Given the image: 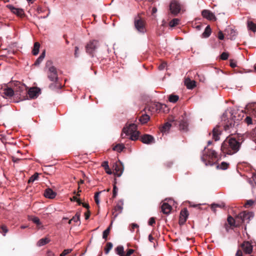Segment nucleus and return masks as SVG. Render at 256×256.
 Returning <instances> with one entry per match:
<instances>
[{
	"label": "nucleus",
	"instance_id": "nucleus-1",
	"mask_svg": "<svg viewBox=\"0 0 256 256\" xmlns=\"http://www.w3.org/2000/svg\"><path fill=\"white\" fill-rule=\"evenodd\" d=\"M244 140L243 136L236 135L232 138H227L222 144V152L224 156L236 154L238 151Z\"/></svg>",
	"mask_w": 256,
	"mask_h": 256
},
{
	"label": "nucleus",
	"instance_id": "nucleus-2",
	"mask_svg": "<svg viewBox=\"0 0 256 256\" xmlns=\"http://www.w3.org/2000/svg\"><path fill=\"white\" fill-rule=\"evenodd\" d=\"M241 118L240 115L236 112L226 110L222 116V124L226 131L230 130L232 132V131L230 130L233 129L235 126H238V121Z\"/></svg>",
	"mask_w": 256,
	"mask_h": 256
},
{
	"label": "nucleus",
	"instance_id": "nucleus-3",
	"mask_svg": "<svg viewBox=\"0 0 256 256\" xmlns=\"http://www.w3.org/2000/svg\"><path fill=\"white\" fill-rule=\"evenodd\" d=\"M40 90L36 87H33L30 88L28 90L24 84H21L20 82L17 81V98L19 96L20 100H24L25 97L28 96V94L31 98H37Z\"/></svg>",
	"mask_w": 256,
	"mask_h": 256
},
{
	"label": "nucleus",
	"instance_id": "nucleus-4",
	"mask_svg": "<svg viewBox=\"0 0 256 256\" xmlns=\"http://www.w3.org/2000/svg\"><path fill=\"white\" fill-rule=\"evenodd\" d=\"M204 152L201 158L202 160L206 166H214L216 162L215 160H218V154L216 152L212 149H207L204 148Z\"/></svg>",
	"mask_w": 256,
	"mask_h": 256
},
{
	"label": "nucleus",
	"instance_id": "nucleus-5",
	"mask_svg": "<svg viewBox=\"0 0 256 256\" xmlns=\"http://www.w3.org/2000/svg\"><path fill=\"white\" fill-rule=\"evenodd\" d=\"M51 62H48L46 63V67H48L47 72L48 78L51 81H56L58 80V75L56 68L54 66H50Z\"/></svg>",
	"mask_w": 256,
	"mask_h": 256
},
{
	"label": "nucleus",
	"instance_id": "nucleus-6",
	"mask_svg": "<svg viewBox=\"0 0 256 256\" xmlns=\"http://www.w3.org/2000/svg\"><path fill=\"white\" fill-rule=\"evenodd\" d=\"M254 217V214L252 212L244 211L240 213L238 216L237 218H238L240 224H248L251 218Z\"/></svg>",
	"mask_w": 256,
	"mask_h": 256
},
{
	"label": "nucleus",
	"instance_id": "nucleus-7",
	"mask_svg": "<svg viewBox=\"0 0 256 256\" xmlns=\"http://www.w3.org/2000/svg\"><path fill=\"white\" fill-rule=\"evenodd\" d=\"M98 46V42L96 40L90 41L86 46V52L92 57H94L96 50Z\"/></svg>",
	"mask_w": 256,
	"mask_h": 256
},
{
	"label": "nucleus",
	"instance_id": "nucleus-8",
	"mask_svg": "<svg viewBox=\"0 0 256 256\" xmlns=\"http://www.w3.org/2000/svg\"><path fill=\"white\" fill-rule=\"evenodd\" d=\"M182 10L181 4L176 0H172L170 4V10L174 16H177Z\"/></svg>",
	"mask_w": 256,
	"mask_h": 256
},
{
	"label": "nucleus",
	"instance_id": "nucleus-9",
	"mask_svg": "<svg viewBox=\"0 0 256 256\" xmlns=\"http://www.w3.org/2000/svg\"><path fill=\"white\" fill-rule=\"evenodd\" d=\"M134 24L136 28L139 32L144 33L145 32L144 20L140 18L139 15L135 18Z\"/></svg>",
	"mask_w": 256,
	"mask_h": 256
},
{
	"label": "nucleus",
	"instance_id": "nucleus-10",
	"mask_svg": "<svg viewBox=\"0 0 256 256\" xmlns=\"http://www.w3.org/2000/svg\"><path fill=\"white\" fill-rule=\"evenodd\" d=\"M177 122L178 123L179 129L180 130L183 131L184 132H186L188 131V120L184 118L183 116H182L181 118H180L179 121Z\"/></svg>",
	"mask_w": 256,
	"mask_h": 256
},
{
	"label": "nucleus",
	"instance_id": "nucleus-11",
	"mask_svg": "<svg viewBox=\"0 0 256 256\" xmlns=\"http://www.w3.org/2000/svg\"><path fill=\"white\" fill-rule=\"evenodd\" d=\"M222 133V129L219 125H217L214 128L212 131V138L215 141H218L220 140V136Z\"/></svg>",
	"mask_w": 256,
	"mask_h": 256
},
{
	"label": "nucleus",
	"instance_id": "nucleus-12",
	"mask_svg": "<svg viewBox=\"0 0 256 256\" xmlns=\"http://www.w3.org/2000/svg\"><path fill=\"white\" fill-rule=\"evenodd\" d=\"M188 216V211L186 208H184L180 212L178 222L180 225H183L186 222Z\"/></svg>",
	"mask_w": 256,
	"mask_h": 256
},
{
	"label": "nucleus",
	"instance_id": "nucleus-13",
	"mask_svg": "<svg viewBox=\"0 0 256 256\" xmlns=\"http://www.w3.org/2000/svg\"><path fill=\"white\" fill-rule=\"evenodd\" d=\"M114 168L115 170L114 175L118 177L120 176L124 171V166L122 162L120 161L116 162L114 166Z\"/></svg>",
	"mask_w": 256,
	"mask_h": 256
},
{
	"label": "nucleus",
	"instance_id": "nucleus-14",
	"mask_svg": "<svg viewBox=\"0 0 256 256\" xmlns=\"http://www.w3.org/2000/svg\"><path fill=\"white\" fill-rule=\"evenodd\" d=\"M140 140L142 142L148 144L154 142V138L152 136L148 134L142 136Z\"/></svg>",
	"mask_w": 256,
	"mask_h": 256
},
{
	"label": "nucleus",
	"instance_id": "nucleus-15",
	"mask_svg": "<svg viewBox=\"0 0 256 256\" xmlns=\"http://www.w3.org/2000/svg\"><path fill=\"white\" fill-rule=\"evenodd\" d=\"M164 106L166 107V106L159 102H154L149 106L148 110L152 112L160 111L163 108Z\"/></svg>",
	"mask_w": 256,
	"mask_h": 256
},
{
	"label": "nucleus",
	"instance_id": "nucleus-16",
	"mask_svg": "<svg viewBox=\"0 0 256 256\" xmlns=\"http://www.w3.org/2000/svg\"><path fill=\"white\" fill-rule=\"evenodd\" d=\"M241 247L246 254H250L252 252V244L248 241L244 242L241 244Z\"/></svg>",
	"mask_w": 256,
	"mask_h": 256
},
{
	"label": "nucleus",
	"instance_id": "nucleus-17",
	"mask_svg": "<svg viewBox=\"0 0 256 256\" xmlns=\"http://www.w3.org/2000/svg\"><path fill=\"white\" fill-rule=\"evenodd\" d=\"M202 16L208 20H216V18L214 14L209 10H204L202 12Z\"/></svg>",
	"mask_w": 256,
	"mask_h": 256
},
{
	"label": "nucleus",
	"instance_id": "nucleus-18",
	"mask_svg": "<svg viewBox=\"0 0 256 256\" xmlns=\"http://www.w3.org/2000/svg\"><path fill=\"white\" fill-rule=\"evenodd\" d=\"M225 32H227L230 40H234L236 39L238 34V32L236 30L232 28H228L226 30Z\"/></svg>",
	"mask_w": 256,
	"mask_h": 256
},
{
	"label": "nucleus",
	"instance_id": "nucleus-19",
	"mask_svg": "<svg viewBox=\"0 0 256 256\" xmlns=\"http://www.w3.org/2000/svg\"><path fill=\"white\" fill-rule=\"evenodd\" d=\"M137 126L134 124H131L126 128H124L122 132L126 134H128L130 132L137 131Z\"/></svg>",
	"mask_w": 256,
	"mask_h": 256
},
{
	"label": "nucleus",
	"instance_id": "nucleus-20",
	"mask_svg": "<svg viewBox=\"0 0 256 256\" xmlns=\"http://www.w3.org/2000/svg\"><path fill=\"white\" fill-rule=\"evenodd\" d=\"M227 221L228 224L232 226L236 227L240 225V223H238L239 220L237 218V217L234 220L232 216H229L228 217Z\"/></svg>",
	"mask_w": 256,
	"mask_h": 256
},
{
	"label": "nucleus",
	"instance_id": "nucleus-21",
	"mask_svg": "<svg viewBox=\"0 0 256 256\" xmlns=\"http://www.w3.org/2000/svg\"><path fill=\"white\" fill-rule=\"evenodd\" d=\"M161 208L164 214H168L170 212L172 208L168 204L164 202L162 204Z\"/></svg>",
	"mask_w": 256,
	"mask_h": 256
},
{
	"label": "nucleus",
	"instance_id": "nucleus-22",
	"mask_svg": "<svg viewBox=\"0 0 256 256\" xmlns=\"http://www.w3.org/2000/svg\"><path fill=\"white\" fill-rule=\"evenodd\" d=\"M45 197L48 198H54L56 196V193L50 188H46L44 192Z\"/></svg>",
	"mask_w": 256,
	"mask_h": 256
},
{
	"label": "nucleus",
	"instance_id": "nucleus-23",
	"mask_svg": "<svg viewBox=\"0 0 256 256\" xmlns=\"http://www.w3.org/2000/svg\"><path fill=\"white\" fill-rule=\"evenodd\" d=\"M14 94V90L10 88H4L2 93V95L4 98L6 97H10L13 96Z\"/></svg>",
	"mask_w": 256,
	"mask_h": 256
},
{
	"label": "nucleus",
	"instance_id": "nucleus-24",
	"mask_svg": "<svg viewBox=\"0 0 256 256\" xmlns=\"http://www.w3.org/2000/svg\"><path fill=\"white\" fill-rule=\"evenodd\" d=\"M248 110L252 115L256 118V102L250 104L248 106Z\"/></svg>",
	"mask_w": 256,
	"mask_h": 256
},
{
	"label": "nucleus",
	"instance_id": "nucleus-25",
	"mask_svg": "<svg viewBox=\"0 0 256 256\" xmlns=\"http://www.w3.org/2000/svg\"><path fill=\"white\" fill-rule=\"evenodd\" d=\"M140 132L138 131L130 132L127 136H130V138L132 140H136L138 139Z\"/></svg>",
	"mask_w": 256,
	"mask_h": 256
},
{
	"label": "nucleus",
	"instance_id": "nucleus-26",
	"mask_svg": "<svg viewBox=\"0 0 256 256\" xmlns=\"http://www.w3.org/2000/svg\"><path fill=\"white\" fill-rule=\"evenodd\" d=\"M185 84L188 89H192L196 86V82L194 80H191L189 78L186 80Z\"/></svg>",
	"mask_w": 256,
	"mask_h": 256
},
{
	"label": "nucleus",
	"instance_id": "nucleus-27",
	"mask_svg": "<svg viewBox=\"0 0 256 256\" xmlns=\"http://www.w3.org/2000/svg\"><path fill=\"white\" fill-rule=\"evenodd\" d=\"M54 82L50 84L49 88L52 90L60 89L61 88L62 86L58 80L52 81Z\"/></svg>",
	"mask_w": 256,
	"mask_h": 256
},
{
	"label": "nucleus",
	"instance_id": "nucleus-28",
	"mask_svg": "<svg viewBox=\"0 0 256 256\" xmlns=\"http://www.w3.org/2000/svg\"><path fill=\"white\" fill-rule=\"evenodd\" d=\"M247 26L249 30H252L254 32H256V24H254L252 20H248Z\"/></svg>",
	"mask_w": 256,
	"mask_h": 256
},
{
	"label": "nucleus",
	"instance_id": "nucleus-29",
	"mask_svg": "<svg viewBox=\"0 0 256 256\" xmlns=\"http://www.w3.org/2000/svg\"><path fill=\"white\" fill-rule=\"evenodd\" d=\"M244 122L248 126L256 124V120H253L250 116H246L244 119Z\"/></svg>",
	"mask_w": 256,
	"mask_h": 256
},
{
	"label": "nucleus",
	"instance_id": "nucleus-30",
	"mask_svg": "<svg viewBox=\"0 0 256 256\" xmlns=\"http://www.w3.org/2000/svg\"><path fill=\"white\" fill-rule=\"evenodd\" d=\"M150 119V117L146 114H142L139 118L140 122L142 124H146Z\"/></svg>",
	"mask_w": 256,
	"mask_h": 256
},
{
	"label": "nucleus",
	"instance_id": "nucleus-31",
	"mask_svg": "<svg viewBox=\"0 0 256 256\" xmlns=\"http://www.w3.org/2000/svg\"><path fill=\"white\" fill-rule=\"evenodd\" d=\"M50 240L47 238H42L40 239L37 242V246H43L50 242Z\"/></svg>",
	"mask_w": 256,
	"mask_h": 256
},
{
	"label": "nucleus",
	"instance_id": "nucleus-32",
	"mask_svg": "<svg viewBox=\"0 0 256 256\" xmlns=\"http://www.w3.org/2000/svg\"><path fill=\"white\" fill-rule=\"evenodd\" d=\"M212 32L211 28L210 26H207L204 32L202 34L203 38H208L210 36Z\"/></svg>",
	"mask_w": 256,
	"mask_h": 256
},
{
	"label": "nucleus",
	"instance_id": "nucleus-33",
	"mask_svg": "<svg viewBox=\"0 0 256 256\" xmlns=\"http://www.w3.org/2000/svg\"><path fill=\"white\" fill-rule=\"evenodd\" d=\"M40 44L38 42H36L34 44V48L32 51V54L34 56L37 55L39 52Z\"/></svg>",
	"mask_w": 256,
	"mask_h": 256
},
{
	"label": "nucleus",
	"instance_id": "nucleus-34",
	"mask_svg": "<svg viewBox=\"0 0 256 256\" xmlns=\"http://www.w3.org/2000/svg\"><path fill=\"white\" fill-rule=\"evenodd\" d=\"M30 220H32L34 223L36 224L38 228H40L42 226V223L40 222L38 218L36 216H32L30 218Z\"/></svg>",
	"mask_w": 256,
	"mask_h": 256
},
{
	"label": "nucleus",
	"instance_id": "nucleus-35",
	"mask_svg": "<svg viewBox=\"0 0 256 256\" xmlns=\"http://www.w3.org/2000/svg\"><path fill=\"white\" fill-rule=\"evenodd\" d=\"M124 148V146L123 144H117L115 146H114L112 148L114 150L118 152H121Z\"/></svg>",
	"mask_w": 256,
	"mask_h": 256
},
{
	"label": "nucleus",
	"instance_id": "nucleus-36",
	"mask_svg": "<svg viewBox=\"0 0 256 256\" xmlns=\"http://www.w3.org/2000/svg\"><path fill=\"white\" fill-rule=\"evenodd\" d=\"M45 56V52H43L40 56L37 58L36 61L34 62V64L35 66H38L40 64V63L42 61L43 59Z\"/></svg>",
	"mask_w": 256,
	"mask_h": 256
},
{
	"label": "nucleus",
	"instance_id": "nucleus-37",
	"mask_svg": "<svg viewBox=\"0 0 256 256\" xmlns=\"http://www.w3.org/2000/svg\"><path fill=\"white\" fill-rule=\"evenodd\" d=\"M179 99V96L177 95L170 94L169 96L168 100L170 102L175 103Z\"/></svg>",
	"mask_w": 256,
	"mask_h": 256
},
{
	"label": "nucleus",
	"instance_id": "nucleus-38",
	"mask_svg": "<svg viewBox=\"0 0 256 256\" xmlns=\"http://www.w3.org/2000/svg\"><path fill=\"white\" fill-rule=\"evenodd\" d=\"M113 246V244L110 242H108L106 243V244L104 248V252L106 254L109 253L110 251L112 249Z\"/></svg>",
	"mask_w": 256,
	"mask_h": 256
},
{
	"label": "nucleus",
	"instance_id": "nucleus-39",
	"mask_svg": "<svg viewBox=\"0 0 256 256\" xmlns=\"http://www.w3.org/2000/svg\"><path fill=\"white\" fill-rule=\"evenodd\" d=\"M38 178V174L37 172L34 173L32 175L28 180V183L30 184L34 182L36 180H37Z\"/></svg>",
	"mask_w": 256,
	"mask_h": 256
},
{
	"label": "nucleus",
	"instance_id": "nucleus-40",
	"mask_svg": "<svg viewBox=\"0 0 256 256\" xmlns=\"http://www.w3.org/2000/svg\"><path fill=\"white\" fill-rule=\"evenodd\" d=\"M224 206H225V204L223 202H222L220 204H213L211 205V208H212V210L214 211V212H216V208H224Z\"/></svg>",
	"mask_w": 256,
	"mask_h": 256
},
{
	"label": "nucleus",
	"instance_id": "nucleus-41",
	"mask_svg": "<svg viewBox=\"0 0 256 256\" xmlns=\"http://www.w3.org/2000/svg\"><path fill=\"white\" fill-rule=\"evenodd\" d=\"M116 252L117 254L120 255V256H123L124 254V247L122 246H119L116 248Z\"/></svg>",
	"mask_w": 256,
	"mask_h": 256
},
{
	"label": "nucleus",
	"instance_id": "nucleus-42",
	"mask_svg": "<svg viewBox=\"0 0 256 256\" xmlns=\"http://www.w3.org/2000/svg\"><path fill=\"white\" fill-rule=\"evenodd\" d=\"M111 228V225H110L104 231L102 234V238L106 240L108 235L110 234Z\"/></svg>",
	"mask_w": 256,
	"mask_h": 256
},
{
	"label": "nucleus",
	"instance_id": "nucleus-43",
	"mask_svg": "<svg viewBox=\"0 0 256 256\" xmlns=\"http://www.w3.org/2000/svg\"><path fill=\"white\" fill-rule=\"evenodd\" d=\"M171 126V124L169 122L166 123L161 128L162 132H167Z\"/></svg>",
	"mask_w": 256,
	"mask_h": 256
},
{
	"label": "nucleus",
	"instance_id": "nucleus-44",
	"mask_svg": "<svg viewBox=\"0 0 256 256\" xmlns=\"http://www.w3.org/2000/svg\"><path fill=\"white\" fill-rule=\"evenodd\" d=\"M180 22V20L178 18H174L169 23L170 27H174L178 25Z\"/></svg>",
	"mask_w": 256,
	"mask_h": 256
},
{
	"label": "nucleus",
	"instance_id": "nucleus-45",
	"mask_svg": "<svg viewBox=\"0 0 256 256\" xmlns=\"http://www.w3.org/2000/svg\"><path fill=\"white\" fill-rule=\"evenodd\" d=\"M228 166H229V164H228L226 162H223L221 163L220 166L218 165L216 166V167H217V168H220V169L224 170H226L228 168Z\"/></svg>",
	"mask_w": 256,
	"mask_h": 256
},
{
	"label": "nucleus",
	"instance_id": "nucleus-46",
	"mask_svg": "<svg viewBox=\"0 0 256 256\" xmlns=\"http://www.w3.org/2000/svg\"><path fill=\"white\" fill-rule=\"evenodd\" d=\"M116 179L115 178L114 182V186H113V190H112V198H114L117 195L118 188L116 186Z\"/></svg>",
	"mask_w": 256,
	"mask_h": 256
},
{
	"label": "nucleus",
	"instance_id": "nucleus-47",
	"mask_svg": "<svg viewBox=\"0 0 256 256\" xmlns=\"http://www.w3.org/2000/svg\"><path fill=\"white\" fill-rule=\"evenodd\" d=\"M8 232L7 227L4 225H2L0 226V232L5 236L6 233Z\"/></svg>",
	"mask_w": 256,
	"mask_h": 256
},
{
	"label": "nucleus",
	"instance_id": "nucleus-48",
	"mask_svg": "<svg viewBox=\"0 0 256 256\" xmlns=\"http://www.w3.org/2000/svg\"><path fill=\"white\" fill-rule=\"evenodd\" d=\"M254 201L252 200H250L246 201L244 206L246 208H249L251 207L254 204Z\"/></svg>",
	"mask_w": 256,
	"mask_h": 256
},
{
	"label": "nucleus",
	"instance_id": "nucleus-49",
	"mask_svg": "<svg viewBox=\"0 0 256 256\" xmlns=\"http://www.w3.org/2000/svg\"><path fill=\"white\" fill-rule=\"evenodd\" d=\"M25 16L24 11L20 8H17V16H20L21 18H24Z\"/></svg>",
	"mask_w": 256,
	"mask_h": 256
},
{
	"label": "nucleus",
	"instance_id": "nucleus-50",
	"mask_svg": "<svg viewBox=\"0 0 256 256\" xmlns=\"http://www.w3.org/2000/svg\"><path fill=\"white\" fill-rule=\"evenodd\" d=\"M80 214L79 212H77L75 214L74 216L71 219V220H73L74 222H77L80 220Z\"/></svg>",
	"mask_w": 256,
	"mask_h": 256
},
{
	"label": "nucleus",
	"instance_id": "nucleus-51",
	"mask_svg": "<svg viewBox=\"0 0 256 256\" xmlns=\"http://www.w3.org/2000/svg\"><path fill=\"white\" fill-rule=\"evenodd\" d=\"M100 193H101V192H96L94 194V198L95 202L97 205H98V204L100 203L99 196Z\"/></svg>",
	"mask_w": 256,
	"mask_h": 256
},
{
	"label": "nucleus",
	"instance_id": "nucleus-52",
	"mask_svg": "<svg viewBox=\"0 0 256 256\" xmlns=\"http://www.w3.org/2000/svg\"><path fill=\"white\" fill-rule=\"evenodd\" d=\"M228 54L226 52H222L220 55V58L222 60H226L228 58Z\"/></svg>",
	"mask_w": 256,
	"mask_h": 256
},
{
	"label": "nucleus",
	"instance_id": "nucleus-53",
	"mask_svg": "<svg viewBox=\"0 0 256 256\" xmlns=\"http://www.w3.org/2000/svg\"><path fill=\"white\" fill-rule=\"evenodd\" d=\"M72 251V249H66L62 252V254H60V256H66L70 253Z\"/></svg>",
	"mask_w": 256,
	"mask_h": 256
},
{
	"label": "nucleus",
	"instance_id": "nucleus-54",
	"mask_svg": "<svg viewBox=\"0 0 256 256\" xmlns=\"http://www.w3.org/2000/svg\"><path fill=\"white\" fill-rule=\"evenodd\" d=\"M134 252V250L133 249H128L127 252L126 254H124V256H130Z\"/></svg>",
	"mask_w": 256,
	"mask_h": 256
},
{
	"label": "nucleus",
	"instance_id": "nucleus-55",
	"mask_svg": "<svg viewBox=\"0 0 256 256\" xmlns=\"http://www.w3.org/2000/svg\"><path fill=\"white\" fill-rule=\"evenodd\" d=\"M6 7L8 8L14 14L16 13V8L12 5L8 4L6 6Z\"/></svg>",
	"mask_w": 256,
	"mask_h": 256
},
{
	"label": "nucleus",
	"instance_id": "nucleus-56",
	"mask_svg": "<svg viewBox=\"0 0 256 256\" xmlns=\"http://www.w3.org/2000/svg\"><path fill=\"white\" fill-rule=\"evenodd\" d=\"M74 55L75 58H78L79 56V48L78 46H75L74 48Z\"/></svg>",
	"mask_w": 256,
	"mask_h": 256
},
{
	"label": "nucleus",
	"instance_id": "nucleus-57",
	"mask_svg": "<svg viewBox=\"0 0 256 256\" xmlns=\"http://www.w3.org/2000/svg\"><path fill=\"white\" fill-rule=\"evenodd\" d=\"M155 223H156L155 218L154 217L150 218L148 221V224L150 226H152Z\"/></svg>",
	"mask_w": 256,
	"mask_h": 256
},
{
	"label": "nucleus",
	"instance_id": "nucleus-58",
	"mask_svg": "<svg viewBox=\"0 0 256 256\" xmlns=\"http://www.w3.org/2000/svg\"><path fill=\"white\" fill-rule=\"evenodd\" d=\"M138 228V224H131V228H130V230L131 232H133L135 228Z\"/></svg>",
	"mask_w": 256,
	"mask_h": 256
},
{
	"label": "nucleus",
	"instance_id": "nucleus-59",
	"mask_svg": "<svg viewBox=\"0 0 256 256\" xmlns=\"http://www.w3.org/2000/svg\"><path fill=\"white\" fill-rule=\"evenodd\" d=\"M154 234V232H152V233L148 236V240L150 242H153L154 240V238L153 237L152 235Z\"/></svg>",
	"mask_w": 256,
	"mask_h": 256
},
{
	"label": "nucleus",
	"instance_id": "nucleus-60",
	"mask_svg": "<svg viewBox=\"0 0 256 256\" xmlns=\"http://www.w3.org/2000/svg\"><path fill=\"white\" fill-rule=\"evenodd\" d=\"M166 66V63L162 62L158 66V69L160 70H163Z\"/></svg>",
	"mask_w": 256,
	"mask_h": 256
},
{
	"label": "nucleus",
	"instance_id": "nucleus-61",
	"mask_svg": "<svg viewBox=\"0 0 256 256\" xmlns=\"http://www.w3.org/2000/svg\"><path fill=\"white\" fill-rule=\"evenodd\" d=\"M224 34L222 32V31H220L218 33V38L220 40H222L224 39Z\"/></svg>",
	"mask_w": 256,
	"mask_h": 256
},
{
	"label": "nucleus",
	"instance_id": "nucleus-62",
	"mask_svg": "<svg viewBox=\"0 0 256 256\" xmlns=\"http://www.w3.org/2000/svg\"><path fill=\"white\" fill-rule=\"evenodd\" d=\"M102 166L104 168V170L108 169V167L109 166L108 164V162L104 161L102 162Z\"/></svg>",
	"mask_w": 256,
	"mask_h": 256
},
{
	"label": "nucleus",
	"instance_id": "nucleus-63",
	"mask_svg": "<svg viewBox=\"0 0 256 256\" xmlns=\"http://www.w3.org/2000/svg\"><path fill=\"white\" fill-rule=\"evenodd\" d=\"M230 66L232 68H234L235 67H236V62H234L233 60H230Z\"/></svg>",
	"mask_w": 256,
	"mask_h": 256
},
{
	"label": "nucleus",
	"instance_id": "nucleus-64",
	"mask_svg": "<svg viewBox=\"0 0 256 256\" xmlns=\"http://www.w3.org/2000/svg\"><path fill=\"white\" fill-rule=\"evenodd\" d=\"M236 256H242V252L240 250H238L236 254Z\"/></svg>",
	"mask_w": 256,
	"mask_h": 256
}]
</instances>
